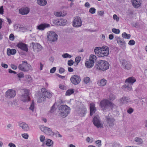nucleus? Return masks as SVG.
I'll use <instances>...</instances> for the list:
<instances>
[{
  "label": "nucleus",
  "instance_id": "nucleus-54",
  "mask_svg": "<svg viewBox=\"0 0 147 147\" xmlns=\"http://www.w3.org/2000/svg\"><path fill=\"white\" fill-rule=\"evenodd\" d=\"M134 110L131 108H129L127 110V112L129 114H131L134 111Z\"/></svg>",
  "mask_w": 147,
  "mask_h": 147
},
{
  "label": "nucleus",
  "instance_id": "nucleus-63",
  "mask_svg": "<svg viewBox=\"0 0 147 147\" xmlns=\"http://www.w3.org/2000/svg\"><path fill=\"white\" fill-rule=\"evenodd\" d=\"M1 66L5 68H7L8 67V65L4 63H2L1 64Z\"/></svg>",
  "mask_w": 147,
  "mask_h": 147
},
{
  "label": "nucleus",
  "instance_id": "nucleus-17",
  "mask_svg": "<svg viewBox=\"0 0 147 147\" xmlns=\"http://www.w3.org/2000/svg\"><path fill=\"white\" fill-rule=\"evenodd\" d=\"M17 47L22 50L26 52L28 51L27 45L25 44L20 42L18 43L17 45Z\"/></svg>",
  "mask_w": 147,
  "mask_h": 147
},
{
  "label": "nucleus",
  "instance_id": "nucleus-12",
  "mask_svg": "<svg viewBox=\"0 0 147 147\" xmlns=\"http://www.w3.org/2000/svg\"><path fill=\"white\" fill-rule=\"evenodd\" d=\"M71 82L74 85H77L80 82L81 79L79 76L77 75H73L70 78Z\"/></svg>",
  "mask_w": 147,
  "mask_h": 147
},
{
  "label": "nucleus",
  "instance_id": "nucleus-35",
  "mask_svg": "<svg viewBox=\"0 0 147 147\" xmlns=\"http://www.w3.org/2000/svg\"><path fill=\"white\" fill-rule=\"evenodd\" d=\"M132 85L128 83L126 84L123 86V87L125 88L126 90L130 91L132 89L131 85Z\"/></svg>",
  "mask_w": 147,
  "mask_h": 147
},
{
  "label": "nucleus",
  "instance_id": "nucleus-58",
  "mask_svg": "<svg viewBox=\"0 0 147 147\" xmlns=\"http://www.w3.org/2000/svg\"><path fill=\"white\" fill-rule=\"evenodd\" d=\"M59 87L60 89L63 90H65L66 88V87L63 85L60 84Z\"/></svg>",
  "mask_w": 147,
  "mask_h": 147
},
{
  "label": "nucleus",
  "instance_id": "nucleus-14",
  "mask_svg": "<svg viewBox=\"0 0 147 147\" xmlns=\"http://www.w3.org/2000/svg\"><path fill=\"white\" fill-rule=\"evenodd\" d=\"M115 38L119 46L121 48L125 49V43L123 39H121L120 37L118 36L115 37Z\"/></svg>",
  "mask_w": 147,
  "mask_h": 147
},
{
  "label": "nucleus",
  "instance_id": "nucleus-51",
  "mask_svg": "<svg viewBox=\"0 0 147 147\" xmlns=\"http://www.w3.org/2000/svg\"><path fill=\"white\" fill-rule=\"evenodd\" d=\"M101 141L100 140H98L95 141V143L96 144L98 145V147H100L101 146Z\"/></svg>",
  "mask_w": 147,
  "mask_h": 147
},
{
  "label": "nucleus",
  "instance_id": "nucleus-39",
  "mask_svg": "<svg viewBox=\"0 0 147 147\" xmlns=\"http://www.w3.org/2000/svg\"><path fill=\"white\" fill-rule=\"evenodd\" d=\"M74 90L73 89H69L68 90L65 94L66 96L70 95L74 92Z\"/></svg>",
  "mask_w": 147,
  "mask_h": 147
},
{
  "label": "nucleus",
  "instance_id": "nucleus-15",
  "mask_svg": "<svg viewBox=\"0 0 147 147\" xmlns=\"http://www.w3.org/2000/svg\"><path fill=\"white\" fill-rule=\"evenodd\" d=\"M122 64V67L125 69L129 70L131 67V63L126 60H123Z\"/></svg>",
  "mask_w": 147,
  "mask_h": 147
},
{
  "label": "nucleus",
  "instance_id": "nucleus-48",
  "mask_svg": "<svg viewBox=\"0 0 147 147\" xmlns=\"http://www.w3.org/2000/svg\"><path fill=\"white\" fill-rule=\"evenodd\" d=\"M18 76L20 78H23L24 77V74L22 72H21L17 74Z\"/></svg>",
  "mask_w": 147,
  "mask_h": 147
},
{
  "label": "nucleus",
  "instance_id": "nucleus-28",
  "mask_svg": "<svg viewBox=\"0 0 147 147\" xmlns=\"http://www.w3.org/2000/svg\"><path fill=\"white\" fill-rule=\"evenodd\" d=\"M107 83V80L104 78L101 80L100 81H98V84L100 86H105Z\"/></svg>",
  "mask_w": 147,
  "mask_h": 147
},
{
  "label": "nucleus",
  "instance_id": "nucleus-13",
  "mask_svg": "<svg viewBox=\"0 0 147 147\" xmlns=\"http://www.w3.org/2000/svg\"><path fill=\"white\" fill-rule=\"evenodd\" d=\"M16 94V92L15 90L9 89L5 93V97L9 98H13L15 96Z\"/></svg>",
  "mask_w": 147,
  "mask_h": 147
},
{
  "label": "nucleus",
  "instance_id": "nucleus-4",
  "mask_svg": "<svg viewBox=\"0 0 147 147\" xmlns=\"http://www.w3.org/2000/svg\"><path fill=\"white\" fill-rule=\"evenodd\" d=\"M31 67V65L28 63L26 61H22V63L19 65L18 66V69L23 71H28Z\"/></svg>",
  "mask_w": 147,
  "mask_h": 147
},
{
  "label": "nucleus",
  "instance_id": "nucleus-56",
  "mask_svg": "<svg viewBox=\"0 0 147 147\" xmlns=\"http://www.w3.org/2000/svg\"><path fill=\"white\" fill-rule=\"evenodd\" d=\"M113 18L114 20H116L117 22H118L119 20V18L118 17L116 14L113 15Z\"/></svg>",
  "mask_w": 147,
  "mask_h": 147
},
{
  "label": "nucleus",
  "instance_id": "nucleus-22",
  "mask_svg": "<svg viewBox=\"0 0 147 147\" xmlns=\"http://www.w3.org/2000/svg\"><path fill=\"white\" fill-rule=\"evenodd\" d=\"M121 102L123 104H127L132 102L130 99L129 97L123 96L120 99Z\"/></svg>",
  "mask_w": 147,
  "mask_h": 147
},
{
  "label": "nucleus",
  "instance_id": "nucleus-18",
  "mask_svg": "<svg viewBox=\"0 0 147 147\" xmlns=\"http://www.w3.org/2000/svg\"><path fill=\"white\" fill-rule=\"evenodd\" d=\"M41 91L45 98L47 97L48 98H50L52 96V93L49 91H47L45 88H42L41 89Z\"/></svg>",
  "mask_w": 147,
  "mask_h": 147
},
{
  "label": "nucleus",
  "instance_id": "nucleus-52",
  "mask_svg": "<svg viewBox=\"0 0 147 147\" xmlns=\"http://www.w3.org/2000/svg\"><path fill=\"white\" fill-rule=\"evenodd\" d=\"M86 141L88 143H91L93 141V139L92 138L90 139L89 137H88L86 138Z\"/></svg>",
  "mask_w": 147,
  "mask_h": 147
},
{
  "label": "nucleus",
  "instance_id": "nucleus-41",
  "mask_svg": "<svg viewBox=\"0 0 147 147\" xmlns=\"http://www.w3.org/2000/svg\"><path fill=\"white\" fill-rule=\"evenodd\" d=\"M62 57L64 58H71L72 57V56L69 55L68 53H65L62 55Z\"/></svg>",
  "mask_w": 147,
  "mask_h": 147
},
{
  "label": "nucleus",
  "instance_id": "nucleus-40",
  "mask_svg": "<svg viewBox=\"0 0 147 147\" xmlns=\"http://www.w3.org/2000/svg\"><path fill=\"white\" fill-rule=\"evenodd\" d=\"M66 14H63L62 15V13L61 12H54V15L55 16H56L57 17H60L61 16H65Z\"/></svg>",
  "mask_w": 147,
  "mask_h": 147
},
{
  "label": "nucleus",
  "instance_id": "nucleus-8",
  "mask_svg": "<svg viewBox=\"0 0 147 147\" xmlns=\"http://www.w3.org/2000/svg\"><path fill=\"white\" fill-rule=\"evenodd\" d=\"M109 48L106 46H103L102 47V49L100 52L99 57H103L107 56L109 54Z\"/></svg>",
  "mask_w": 147,
  "mask_h": 147
},
{
  "label": "nucleus",
  "instance_id": "nucleus-21",
  "mask_svg": "<svg viewBox=\"0 0 147 147\" xmlns=\"http://www.w3.org/2000/svg\"><path fill=\"white\" fill-rule=\"evenodd\" d=\"M19 13L21 15H27L29 12V9L27 7H23L19 9Z\"/></svg>",
  "mask_w": 147,
  "mask_h": 147
},
{
  "label": "nucleus",
  "instance_id": "nucleus-32",
  "mask_svg": "<svg viewBox=\"0 0 147 147\" xmlns=\"http://www.w3.org/2000/svg\"><path fill=\"white\" fill-rule=\"evenodd\" d=\"M91 61L89 60L87 61L85 63V65L88 68H91L94 65V63H92Z\"/></svg>",
  "mask_w": 147,
  "mask_h": 147
},
{
  "label": "nucleus",
  "instance_id": "nucleus-55",
  "mask_svg": "<svg viewBox=\"0 0 147 147\" xmlns=\"http://www.w3.org/2000/svg\"><path fill=\"white\" fill-rule=\"evenodd\" d=\"M45 139V137L43 135H40V140L41 142H43Z\"/></svg>",
  "mask_w": 147,
  "mask_h": 147
},
{
  "label": "nucleus",
  "instance_id": "nucleus-57",
  "mask_svg": "<svg viewBox=\"0 0 147 147\" xmlns=\"http://www.w3.org/2000/svg\"><path fill=\"white\" fill-rule=\"evenodd\" d=\"M56 68L55 67H54L52 68L50 70V72L51 73H54L55 71Z\"/></svg>",
  "mask_w": 147,
  "mask_h": 147
},
{
  "label": "nucleus",
  "instance_id": "nucleus-42",
  "mask_svg": "<svg viewBox=\"0 0 147 147\" xmlns=\"http://www.w3.org/2000/svg\"><path fill=\"white\" fill-rule=\"evenodd\" d=\"M81 59V58L80 57H76L75 62L76 63L77 65H78V64L80 62Z\"/></svg>",
  "mask_w": 147,
  "mask_h": 147
},
{
  "label": "nucleus",
  "instance_id": "nucleus-37",
  "mask_svg": "<svg viewBox=\"0 0 147 147\" xmlns=\"http://www.w3.org/2000/svg\"><path fill=\"white\" fill-rule=\"evenodd\" d=\"M122 37L125 38L129 39L130 37V35L127 34L126 32H124L122 34Z\"/></svg>",
  "mask_w": 147,
  "mask_h": 147
},
{
  "label": "nucleus",
  "instance_id": "nucleus-3",
  "mask_svg": "<svg viewBox=\"0 0 147 147\" xmlns=\"http://www.w3.org/2000/svg\"><path fill=\"white\" fill-rule=\"evenodd\" d=\"M59 113L63 117H66L70 113V109L66 105H62L59 108Z\"/></svg>",
  "mask_w": 147,
  "mask_h": 147
},
{
  "label": "nucleus",
  "instance_id": "nucleus-26",
  "mask_svg": "<svg viewBox=\"0 0 147 147\" xmlns=\"http://www.w3.org/2000/svg\"><path fill=\"white\" fill-rule=\"evenodd\" d=\"M131 2L135 8H138L140 6V0H131Z\"/></svg>",
  "mask_w": 147,
  "mask_h": 147
},
{
  "label": "nucleus",
  "instance_id": "nucleus-49",
  "mask_svg": "<svg viewBox=\"0 0 147 147\" xmlns=\"http://www.w3.org/2000/svg\"><path fill=\"white\" fill-rule=\"evenodd\" d=\"M109 98L111 100H113L116 98L115 96L112 94H111L109 95Z\"/></svg>",
  "mask_w": 147,
  "mask_h": 147
},
{
  "label": "nucleus",
  "instance_id": "nucleus-45",
  "mask_svg": "<svg viewBox=\"0 0 147 147\" xmlns=\"http://www.w3.org/2000/svg\"><path fill=\"white\" fill-rule=\"evenodd\" d=\"M90 80V78L88 77H86L84 78V82L86 84H87L89 82Z\"/></svg>",
  "mask_w": 147,
  "mask_h": 147
},
{
  "label": "nucleus",
  "instance_id": "nucleus-38",
  "mask_svg": "<svg viewBox=\"0 0 147 147\" xmlns=\"http://www.w3.org/2000/svg\"><path fill=\"white\" fill-rule=\"evenodd\" d=\"M53 142L52 141L49 139H48L46 141V145L48 146H51L52 145Z\"/></svg>",
  "mask_w": 147,
  "mask_h": 147
},
{
  "label": "nucleus",
  "instance_id": "nucleus-31",
  "mask_svg": "<svg viewBox=\"0 0 147 147\" xmlns=\"http://www.w3.org/2000/svg\"><path fill=\"white\" fill-rule=\"evenodd\" d=\"M37 4L40 6H44L46 5L47 3L46 0H37Z\"/></svg>",
  "mask_w": 147,
  "mask_h": 147
},
{
  "label": "nucleus",
  "instance_id": "nucleus-1",
  "mask_svg": "<svg viewBox=\"0 0 147 147\" xmlns=\"http://www.w3.org/2000/svg\"><path fill=\"white\" fill-rule=\"evenodd\" d=\"M109 66L107 61L101 60L96 63L94 68L95 69L99 70L105 71L109 68Z\"/></svg>",
  "mask_w": 147,
  "mask_h": 147
},
{
  "label": "nucleus",
  "instance_id": "nucleus-19",
  "mask_svg": "<svg viewBox=\"0 0 147 147\" xmlns=\"http://www.w3.org/2000/svg\"><path fill=\"white\" fill-rule=\"evenodd\" d=\"M50 26V24H41L38 26H37L36 28L37 29L40 30H43L46 28H49Z\"/></svg>",
  "mask_w": 147,
  "mask_h": 147
},
{
  "label": "nucleus",
  "instance_id": "nucleus-2",
  "mask_svg": "<svg viewBox=\"0 0 147 147\" xmlns=\"http://www.w3.org/2000/svg\"><path fill=\"white\" fill-rule=\"evenodd\" d=\"M113 105L112 102L107 99H104L101 101L100 104L101 110L104 111L109 110L110 108L113 107Z\"/></svg>",
  "mask_w": 147,
  "mask_h": 147
},
{
  "label": "nucleus",
  "instance_id": "nucleus-25",
  "mask_svg": "<svg viewBox=\"0 0 147 147\" xmlns=\"http://www.w3.org/2000/svg\"><path fill=\"white\" fill-rule=\"evenodd\" d=\"M19 126L22 128V129L24 131H28L29 129L28 125L24 123H22L19 124Z\"/></svg>",
  "mask_w": 147,
  "mask_h": 147
},
{
  "label": "nucleus",
  "instance_id": "nucleus-43",
  "mask_svg": "<svg viewBox=\"0 0 147 147\" xmlns=\"http://www.w3.org/2000/svg\"><path fill=\"white\" fill-rule=\"evenodd\" d=\"M29 109L33 112L34 111V103L33 101L32 102L31 104Z\"/></svg>",
  "mask_w": 147,
  "mask_h": 147
},
{
  "label": "nucleus",
  "instance_id": "nucleus-29",
  "mask_svg": "<svg viewBox=\"0 0 147 147\" xmlns=\"http://www.w3.org/2000/svg\"><path fill=\"white\" fill-rule=\"evenodd\" d=\"M67 20L65 19L61 20L58 21L57 22V24L60 26L65 25L67 23Z\"/></svg>",
  "mask_w": 147,
  "mask_h": 147
},
{
  "label": "nucleus",
  "instance_id": "nucleus-23",
  "mask_svg": "<svg viewBox=\"0 0 147 147\" xmlns=\"http://www.w3.org/2000/svg\"><path fill=\"white\" fill-rule=\"evenodd\" d=\"M95 104L93 103L90 104V114L91 116L93 115V114L96 111V108L95 107Z\"/></svg>",
  "mask_w": 147,
  "mask_h": 147
},
{
  "label": "nucleus",
  "instance_id": "nucleus-47",
  "mask_svg": "<svg viewBox=\"0 0 147 147\" xmlns=\"http://www.w3.org/2000/svg\"><path fill=\"white\" fill-rule=\"evenodd\" d=\"M96 9L94 7L91 8L89 10L90 13L92 14H94L95 13Z\"/></svg>",
  "mask_w": 147,
  "mask_h": 147
},
{
  "label": "nucleus",
  "instance_id": "nucleus-59",
  "mask_svg": "<svg viewBox=\"0 0 147 147\" xmlns=\"http://www.w3.org/2000/svg\"><path fill=\"white\" fill-rule=\"evenodd\" d=\"M22 137L25 139H27L28 138V136L27 134H22Z\"/></svg>",
  "mask_w": 147,
  "mask_h": 147
},
{
  "label": "nucleus",
  "instance_id": "nucleus-10",
  "mask_svg": "<svg viewBox=\"0 0 147 147\" xmlns=\"http://www.w3.org/2000/svg\"><path fill=\"white\" fill-rule=\"evenodd\" d=\"M24 94L22 95L21 97V99L24 102L28 101L30 100V97L29 96V91L27 89H24Z\"/></svg>",
  "mask_w": 147,
  "mask_h": 147
},
{
  "label": "nucleus",
  "instance_id": "nucleus-7",
  "mask_svg": "<svg viewBox=\"0 0 147 147\" xmlns=\"http://www.w3.org/2000/svg\"><path fill=\"white\" fill-rule=\"evenodd\" d=\"M40 128L41 131L47 135L52 136L55 134L51 129L47 127L41 126H40Z\"/></svg>",
  "mask_w": 147,
  "mask_h": 147
},
{
  "label": "nucleus",
  "instance_id": "nucleus-16",
  "mask_svg": "<svg viewBox=\"0 0 147 147\" xmlns=\"http://www.w3.org/2000/svg\"><path fill=\"white\" fill-rule=\"evenodd\" d=\"M32 44L34 51L39 52L42 49V46L38 43L32 42Z\"/></svg>",
  "mask_w": 147,
  "mask_h": 147
},
{
  "label": "nucleus",
  "instance_id": "nucleus-61",
  "mask_svg": "<svg viewBox=\"0 0 147 147\" xmlns=\"http://www.w3.org/2000/svg\"><path fill=\"white\" fill-rule=\"evenodd\" d=\"M65 69L62 67H60L59 70V72L60 74L63 73L65 71Z\"/></svg>",
  "mask_w": 147,
  "mask_h": 147
},
{
  "label": "nucleus",
  "instance_id": "nucleus-6",
  "mask_svg": "<svg viewBox=\"0 0 147 147\" xmlns=\"http://www.w3.org/2000/svg\"><path fill=\"white\" fill-rule=\"evenodd\" d=\"M93 122L94 125L97 128L103 127V125L101 122L100 118L97 116H95L93 118Z\"/></svg>",
  "mask_w": 147,
  "mask_h": 147
},
{
  "label": "nucleus",
  "instance_id": "nucleus-36",
  "mask_svg": "<svg viewBox=\"0 0 147 147\" xmlns=\"http://www.w3.org/2000/svg\"><path fill=\"white\" fill-rule=\"evenodd\" d=\"M134 141L138 143V144H142L143 143V140L142 139L136 137L135 138Z\"/></svg>",
  "mask_w": 147,
  "mask_h": 147
},
{
  "label": "nucleus",
  "instance_id": "nucleus-5",
  "mask_svg": "<svg viewBox=\"0 0 147 147\" xmlns=\"http://www.w3.org/2000/svg\"><path fill=\"white\" fill-rule=\"evenodd\" d=\"M47 39L49 41L53 42L57 41L58 36L55 32L50 31L47 32Z\"/></svg>",
  "mask_w": 147,
  "mask_h": 147
},
{
  "label": "nucleus",
  "instance_id": "nucleus-33",
  "mask_svg": "<svg viewBox=\"0 0 147 147\" xmlns=\"http://www.w3.org/2000/svg\"><path fill=\"white\" fill-rule=\"evenodd\" d=\"M102 49V47H96L94 49V51L95 54L98 56V55H100V52Z\"/></svg>",
  "mask_w": 147,
  "mask_h": 147
},
{
  "label": "nucleus",
  "instance_id": "nucleus-64",
  "mask_svg": "<svg viewBox=\"0 0 147 147\" xmlns=\"http://www.w3.org/2000/svg\"><path fill=\"white\" fill-rule=\"evenodd\" d=\"M8 146L10 147H16V146L15 144L11 142L9 143Z\"/></svg>",
  "mask_w": 147,
  "mask_h": 147
},
{
  "label": "nucleus",
  "instance_id": "nucleus-30",
  "mask_svg": "<svg viewBox=\"0 0 147 147\" xmlns=\"http://www.w3.org/2000/svg\"><path fill=\"white\" fill-rule=\"evenodd\" d=\"M45 98L42 93L40 95L39 97L38 98L37 102H42L45 100Z\"/></svg>",
  "mask_w": 147,
  "mask_h": 147
},
{
  "label": "nucleus",
  "instance_id": "nucleus-62",
  "mask_svg": "<svg viewBox=\"0 0 147 147\" xmlns=\"http://www.w3.org/2000/svg\"><path fill=\"white\" fill-rule=\"evenodd\" d=\"M11 68L14 70H16L17 68V66L13 64H11Z\"/></svg>",
  "mask_w": 147,
  "mask_h": 147
},
{
  "label": "nucleus",
  "instance_id": "nucleus-60",
  "mask_svg": "<svg viewBox=\"0 0 147 147\" xmlns=\"http://www.w3.org/2000/svg\"><path fill=\"white\" fill-rule=\"evenodd\" d=\"M9 39L11 40H13L14 39V36L13 34H11L9 36Z\"/></svg>",
  "mask_w": 147,
  "mask_h": 147
},
{
  "label": "nucleus",
  "instance_id": "nucleus-50",
  "mask_svg": "<svg viewBox=\"0 0 147 147\" xmlns=\"http://www.w3.org/2000/svg\"><path fill=\"white\" fill-rule=\"evenodd\" d=\"M74 62L72 59L69 60L68 61L67 64L69 66H71L73 65Z\"/></svg>",
  "mask_w": 147,
  "mask_h": 147
},
{
  "label": "nucleus",
  "instance_id": "nucleus-11",
  "mask_svg": "<svg viewBox=\"0 0 147 147\" xmlns=\"http://www.w3.org/2000/svg\"><path fill=\"white\" fill-rule=\"evenodd\" d=\"M72 25L74 27H75L81 26L82 25V21L80 18L78 16L75 17Z\"/></svg>",
  "mask_w": 147,
  "mask_h": 147
},
{
  "label": "nucleus",
  "instance_id": "nucleus-44",
  "mask_svg": "<svg viewBox=\"0 0 147 147\" xmlns=\"http://www.w3.org/2000/svg\"><path fill=\"white\" fill-rule=\"evenodd\" d=\"M112 31L114 33L118 34L119 33L120 31L119 29L113 28L112 29Z\"/></svg>",
  "mask_w": 147,
  "mask_h": 147
},
{
  "label": "nucleus",
  "instance_id": "nucleus-20",
  "mask_svg": "<svg viewBox=\"0 0 147 147\" xmlns=\"http://www.w3.org/2000/svg\"><path fill=\"white\" fill-rule=\"evenodd\" d=\"M86 109L84 107L80 108L76 110L79 115L81 116H84L86 114Z\"/></svg>",
  "mask_w": 147,
  "mask_h": 147
},
{
  "label": "nucleus",
  "instance_id": "nucleus-53",
  "mask_svg": "<svg viewBox=\"0 0 147 147\" xmlns=\"http://www.w3.org/2000/svg\"><path fill=\"white\" fill-rule=\"evenodd\" d=\"M135 41L133 40H130L128 42L129 45H134L135 44Z\"/></svg>",
  "mask_w": 147,
  "mask_h": 147
},
{
  "label": "nucleus",
  "instance_id": "nucleus-9",
  "mask_svg": "<svg viewBox=\"0 0 147 147\" xmlns=\"http://www.w3.org/2000/svg\"><path fill=\"white\" fill-rule=\"evenodd\" d=\"M105 120L108 126L111 127L115 125V120L113 117L107 116L105 117Z\"/></svg>",
  "mask_w": 147,
  "mask_h": 147
},
{
  "label": "nucleus",
  "instance_id": "nucleus-27",
  "mask_svg": "<svg viewBox=\"0 0 147 147\" xmlns=\"http://www.w3.org/2000/svg\"><path fill=\"white\" fill-rule=\"evenodd\" d=\"M16 50L14 49H7V53L8 56H9L11 55H14L16 53Z\"/></svg>",
  "mask_w": 147,
  "mask_h": 147
},
{
  "label": "nucleus",
  "instance_id": "nucleus-24",
  "mask_svg": "<svg viewBox=\"0 0 147 147\" xmlns=\"http://www.w3.org/2000/svg\"><path fill=\"white\" fill-rule=\"evenodd\" d=\"M136 81V79L133 77H130L127 79L125 81L126 84L128 83L133 85V84Z\"/></svg>",
  "mask_w": 147,
  "mask_h": 147
},
{
  "label": "nucleus",
  "instance_id": "nucleus-46",
  "mask_svg": "<svg viewBox=\"0 0 147 147\" xmlns=\"http://www.w3.org/2000/svg\"><path fill=\"white\" fill-rule=\"evenodd\" d=\"M25 77L27 79V80L29 82H31L32 80V78L29 75H26L25 76Z\"/></svg>",
  "mask_w": 147,
  "mask_h": 147
},
{
  "label": "nucleus",
  "instance_id": "nucleus-34",
  "mask_svg": "<svg viewBox=\"0 0 147 147\" xmlns=\"http://www.w3.org/2000/svg\"><path fill=\"white\" fill-rule=\"evenodd\" d=\"M96 57L94 55H90V57L89 58V60L90 61H91L92 63H94V62L96 61Z\"/></svg>",
  "mask_w": 147,
  "mask_h": 147
}]
</instances>
